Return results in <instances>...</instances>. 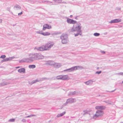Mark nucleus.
<instances>
[{
	"instance_id": "obj_49",
	"label": "nucleus",
	"mask_w": 123,
	"mask_h": 123,
	"mask_svg": "<svg viewBox=\"0 0 123 123\" xmlns=\"http://www.w3.org/2000/svg\"><path fill=\"white\" fill-rule=\"evenodd\" d=\"M53 1L55 2H57V0H53Z\"/></svg>"
},
{
	"instance_id": "obj_8",
	"label": "nucleus",
	"mask_w": 123,
	"mask_h": 123,
	"mask_svg": "<svg viewBox=\"0 0 123 123\" xmlns=\"http://www.w3.org/2000/svg\"><path fill=\"white\" fill-rule=\"evenodd\" d=\"M67 22L69 24H74L77 23V21H76L72 19L69 18H68L67 19Z\"/></svg>"
},
{
	"instance_id": "obj_42",
	"label": "nucleus",
	"mask_w": 123,
	"mask_h": 123,
	"mask_svg": "<svg viewBox=\"0 0 123 123\" xmlns=\"http://www.w3.org/2000/svg\"><path fill=\"white\" fill-rule=\"evenodd\" d=\"M6 9L8 11H10V7H7Z\"/></svg>"
},
{
	"instance_id": "obj_17",
	"label": "nucleus",
	"mask_w": 123,
	"mask_h": 123,
	"mask_svg": "<svg viewBox=\"0 0 123 123\" xmlns=\"http://www.w3.org/2000/svg\"><path fill=\"white\" fill-rule=\"evenodd\" d=\"M13 8L15 10H18L21 9V7L18 5L16 4L14 6Z\"/></svg>"
},
{
	"instance_id": "obj_35",
	"label": "nucleus",
	"mask_w": 123,
	"mask_h": 123,
	"mask_svg": "<svg viewBox=\"0 0 123 123\" xmlns=\"http://www.w3.org/2000/svg\"><path fill=\"white\" fill-rule=\"evenodd\" d=\"M15 119H9L8 121L10 122H14L15 121Z\"/></svg>"
},
{
	"instance_id": "obj_33",
	"label": "nucleus",
	"mask_w": 123,
	"mask_h": 123,
	"mask_svg": "<svg viewBox=\"0 0 123 123\" xmlns=\"http://www.w3.org/2000/svg\"><path fill=\"white\" fill-rule=\"evenodd\" d=\"M93 35L95 36H99L100 35V34L98 33H95Z\"/></svg>"
},
{
	"instance_id": "obj_19",
	"label": "nucleus",
	"mask_w": 123,
	"mask_h": 123,
	"mask_svg": "<svg viewBox=\"0 0 123 123\" xmlns=\"http://www.w3.org/2000/svg\"><path fill=\"white\" fill-rule=\"evenodd\" d=\"M103 102L107 103L108 104L111 105H113V103L111 101L107 100L104 101Z\"/></svg>"
},
{
	"instance_id": "obj_23",
	"label": "nucleus",
	"mask_w": 123,
	"mask_h": 123,
	"mask_svg": "<svg viewBox=\"0 0 123 123\" xmlns=\"http://www.w3.org/2000/svg\"><path fill=\"white\" fill-rule=\"evenodd\" d=\"M115 20L116 23L120 22L122 21L121 19L120 18L115 19Z\"/></svg>"
},
{
	"instance_id": "obj_51",
	"label": "nucleus",
	"mask_w": 123,
	"mask_h": 123,
	"mask_svg": "<svg viewBox=\"0 0 123 123\" xmlns=\"http://www.w3.org/2000/svg\"><path fill=\"white\" fill-rule=\"evenodd\" d=\"M49 3H52V2H50V1H49Z\"/></svg>"
},
{
	"instance_id": "obj_53",
	"label": "nucleus",
	"mask_w": 123,
	"mask_h": 123,
	"mask_svg": "<svg viewBox=\"0 0 123 123\" xmlns=\"http://www.w3.org/2000/svg\"><path fill=\"white\" fill-rule=\"evenodd\" d=\"M72 15H71L70 16V18H71V17H72Z\"/></svg>"
},
{
	"instance_id": "obj_3",
	"label": "nucleus",
	"mask_w": 123,
	"mask_h": 123,
	"mask_svg": "<svg viewBox=\"0 0 123 123\" xmlns=\"http://www.w3.org/2000/svg\"><path fill=\"white\" fill-rule=\"evenodd\" d=\"M62 44H66L68 42L67 35L65 34H63L60 36Z\"/></svg>"
},
{
	"instance_id": "obj_43",
	"label": "nucleus",
	"mask_w": 123,
	"mask_h": 123,
	"mask_svg": "<svg viewBox=\"0 0 123 123\" xmlns=\"http://www.w3.org/2000/svg\"><path fill=\"white\" fill-rule=\"evenodd\" d=\"M23 13V12H21L18 13V15L19 16H20Z\"/></svg>"
},
{
	"instance_id": "obj_32",
	"label": "nucleus",
	"mask_w": 123,
	"mask_h": 123,
	"mask_svg": "<svg viewBox=\"0 0 123 123\" xmlns=\"http://www.w3.org/2000/svg\"><path fill=\"white\" fill-rule=\"evenodd\" d=\"M116 74L119 75H122L123 76V72L117 73Z\"/></svg>"
},
{
	"instance_id": "obj_4",
	"label": "nucleus",
	"mask_w": 123,
	"mask_h": 123,
	"mask_svg": "<svg viewBox=\"0 0 123 123\" xmlns=\"http://www.w3.org/2000/svg\"><path fill=\"white\" fill-rule=\"evenodd\" d=\"M104 113V112L102 111H97L96 112L95 114L93 115L92 118L94 119H96L98 117L102 116Z\"/></svg>"
},
{
	"instance_id": "obj_41",
	"label": "nucleus",
	"mask_w": 123,
	"mask_h": 123,
	"mask_svg": "<svg viewBox=\"0 0 123 123\" xmlns=\"http://www.w3.org/2000/svg\"><path fill=\"white\" fill-rule=\"evenodd\" d=\"M68 104V103H67V101H66V102L63 105H62V106H66V105H67V104Z\"/></svg>"
},
{
	"instance_id": "obj_26",
	"label": "nucleus",
	"mask_w": 123,
	"mask_h": 123,
	"mask_svg": "<svg viewBox=\"0 0 123 123\" xmlns=\"http://www.w3.org/2000/svg\"><path fill=\"white\" fill-rule=\"evenodd\" d=\"M29 68H30L33 69L36 68V66L34 65H29Z\"/></svg>"
},
{
	"instance_id": "obj_7",
	"label": "nucleus",
	"mask_w": 123,
	"mask_h": 123,
	"mask_svg": "<svg viewBox=\"0 0 123 123\" xmlns=\"http://www.w3.org/2000/svg\"><path fill=\"white\" fill-rule=\"evenodd\" d=\"M77 69V67L74 66L73 67L71 68L65 70H63V71H67L68 72H69L71 71H74L76 70Z\"/></svg>"
},
{
	"instance_id": "obj_24",
	"label": "nucleus",
	"mask_w": 123,
	"mask_h": 123,
	"mask_svg": "<svg viewBox=\"0 0 123 123\" xmlns=\"http://www.w3.org/2000/svg\"><path fill=\"white\" fill-rule=\"evenodd\" d=\"M90 111H88L87 110H84L83 111V112H84L83 115H85L88 114V112H89Z\"/></svg>"
},
{
	"instance_id": "obj_20",
	"label": "nucleus",
	"mask_w": 123,
	"mask_h": 123,
	"mask_svg": "<svg viewBox=\"0 0 123 123\" xmlns=\"http://www.w3.org/2000/svg\"><path fill=\"white\" fill-rule=\"evenodd\" d=\"M66 113V112L64 111L62 113L58 114L57 115L56 117H57L58 118V117H62V116H63L64 115H65V114Z\"/></svg>"
},
{
	"instance_id": "obj_52",
	"label": "nucleus",
	"mask_w": 123,
	"mask_h": 123,
	"mask_svg": "<svg viewBox=\"0 0 123 123\" xmlns=\"http://www.w3.org/2000/svg\"><path fill=\"white\" fill-rule=\"evenodd\" d=\"M49 1H45V2H49Z\"/></svg>"
},
{
	"instance_id": "obj_50",
	"label": "nucleus",
	"mask_w": 123,
	"mask_h": 123,
	"mask_svg": "<svg viewBox=\"0 0 123 123\" xmlns=\"http://www.w3.org/2000/svg\"><path fill=\"white\" fill-rule=\"evenodd\" d=\"M20 67H16V68H20Z\"/></svg>"
},
{
	"instance_id": "obj_10",
	"label": "nucleus",
	"mask_w": 123,
	"mask_h": 123,
	"mask_svg": "<svg viewBox=\"0 0 123 123\" xmlns=\"http://www.w3.org/2000/svg\"><path fill=\"white\" fill-rule=\"evenodd\" d=\"M67 102L68 103H72L76 102V100L74 98H70L67 99Z\"/></svg>"
},
{
	"instance_id": "obj_9",
	"label": "nucleus",
	"mask_w": 123,
	"mask_h": 123,
	"mask_svg": "<svg viewBox=\"0 0 123 123\" xmlns=\"http://www.w3.org/2000/svg\"><path fill=\"white\" fill-rule=\"evenodd\" d=\"M51 28V26L47 24H44L43 26V30H45L46 29H50Z\"/></svg>"
},
{
	"instance_id": "obj_46",
	"label": "nucleus",
	"mask_w": 123,
	"mask_h": 123,
	"mask_svg": "<svg viewBox=\"0 0 123 123\" xmlns=\"http://www.w3.org/2000/svg\"><path fill=\"white\" fill-rule=\"evenodd\" d=\"M2 19H0V23H1L2 22Z\"/></svg>"
},
{
	"instance_id": "obj_40",
	"label": "nucleus",
	"mask_w": 123,
	"mask_h": 123,
	"mask_svg": "<svg viewBox=\"0 0 123 123\" xmlns=\"http://www.w3.org/2000/svg\"><path fill=\"white\" fill-rule=\"evenodd\" d=\"M62 0H57V2L58 3H61Z\"/></svg>"
},
{
	"instance_id": "obj_27",
	"label": "nucleus",
	"mask_w": 123,
	"mask_h": 123,
	"mask_svg": "<svg viewBox=\"0 0 123 123\" xmlns=\"http://www.w3.org/2000/svg\"><path fill=\"white\" fill-rule=\"evenodd\" d=\"M74 95H75L74 91L73 92H70L68 94V96H72Z\"/></svg>"
},
{
	"instance_id": "obj_15",
	"label": "nucleus",
	"mask_w": 123,
	"mask_h": 123,
	"mask_svg": "<svg viewBox=\"0 0 123 123\" xmlns=\"http://www.w3.org/2000/svg\"><path fill=\"white\" fill-rule=\"evenodd\" d=\"M10 83V82L4 81L0 83V86H2L5 85L9 84Z\"/></svg>"
},
{
	"instance_id": "obj_47",
	"label": "nucleus",
	"mask_w": 123,
	"mask_h": 123,
	"mask_svg": "<svg viewBox=\"0 0 123 123\" xmlns=\"http://www.w3.org/2000/svg\"><path fill=\"white\" fill-rule=\"evenodd\" d=\"M2 62H6L5 61V59H4L3 60H2L1 61Z\"/></svg>"
},
{
	"instance_id": "obj_18",
	"label": "nucleus",
	"mask_w": 123,
	"mask_h": 123,
	"mask_svg": "<svg viewBox=\"0 0 123 123\" xmlns=\"http://www.w3.org/2000/svg\"><path fill=\"white\" fill-rule=\"evenodd\" d=\"M18 71L19 73H25V69L24 68H22L18 70Z\"/></svg>"
},
{
	"instance_id": "obj_1",
	"label": "nucleus",
	"mask_w": 123,
	"mask_h": 123,
	"mask_svg": "<svg viewBox=\"0 0 123 123\" xmlns=\"http://www.w3.org/2000/svg\"><path fill=\"white\" fill-rule=\"evenodd\" d=\"M28 57L25 58L19 61L20 63L26 62H31L35 60L42 59L44 58V57L42 55L38 53H31L28 55Z\"/></svg>"
},
{
	"instance_id": "obj_30",
	"label": "nucleus",
	"mask_w": 123,
	"mask_h": 123,
	"mask_svg": "<svg viewBox=\"0 0 123 123\" xmlns=\"http://www.w3.org/2000/svg\"><path fill=\"white\" fill-rule=\"evenodd\" d=\"M109 24H111L112 23H116L115 19L111 20L109 22Z\"/></svg>"
},
{
	"instance_id": "obj_55",
	"label": "nucleus",
	"mask_w": 123,
	"mask_h": 123,
	"mask_svg": "<svg viewBox=\"0 0 123 123\" xmlns=\"http://www.w3.org/2000/svg\"><path fill=\"white\" fill-rule=\"evenodd\" d=\"M122 83H123V81H122Z\"/></svg>"
},
{
	"instance_id": "obj_11",
	"label": "nucleus",
	"mask_w": 123,
	"mask_h": 123,
	"mask_svg": "<svg viewBox=\"0 0 123 123\" xmlns=\"http://www.w3.org/2000/svg\"><path fill=\"white\" fill-rule=\"evenodd\" d=\"M55 62L51 61H46L45 64L49 65L51 66H54Z\"/></svg>"
},
{
	"instance_id": "obj_21",
	"label": "nucleus",
	"mask_w": 123,
	"mask_h": 123,
	"mask_svg": "<svg viewBox=\"0 0 123 123\" xmlns=\"http://www.w3.org/2000/svg\"><path fill=\"white\" fill-rule=\"evenodd\" d=\"M14 57H9L8 58H6L5 59L6 62L8 61L11 60L14 58Z\"/></svg>"
},
{
	"instance_id": "obj_28",
	"label": "nucleus",
	"mask_w": 123,
	"mask_h": 123,
	"mask_svg": "<svg viewBox=\"0 0 123 123\" xmlns=\"http://www.w3.org/2000/svg\"><path fill=\"white\" fill-rule=\"evenodd\" d=\"M56 79H60L62 80V75L57 76L56 77Z\"/></svg>"
},
{
	"instance_id": "obj_39",
	"label": "nucleus",
	"mask_w": 123,
	"mask_h": 123,
	"mask_svg": "<svg viewBox=\"0 0 123 123\" xmlns=\"http://www.w3.org/2000/svg\"><path fill=\"white\" fill-rule=\"evenodd\" d=\"M21 121L23 122H26V120L25 119L23 118L22 120Z\"/></svg>"
},
{
	"instance_id": "obj_12",
	"label": "nucleus",
	"mask_w": 123,
	"mask_h": 123,
	"mask_svg": "<svg viewBox=\"0 0 123 123\" xmlns=\"http://www.w3.org/2000/svg\"><path fill=\"white\" fill-rule=\"evenodd\" d=\"M106 108V107L104 106H97L95 107V108L96 109L104 110Z\"/></svg>"
},
{
	"instance_id": "obj_34",
	"label": "nucleus",
	"mask_w": 123,
	"mask_h": 123,
	"mask_svg": "<svg viewBox=\"0 0 123 123\" xmlns=\"http://www.w3.org/2000/svg\"><path fill=\"white\" fill-rule=\"evenodd\" d=\"M75 95H77L80 93V92L79 91H74Z\"/></svg>"
},
{
	"instance_id": "obj_36",
	"label": "nucleus",
	"mask_w": 123,
	"mask_h": 123,
	"mask_svg": "<svg viewBox=\"0 0 123 123\" xmlns=\"http://www.w3.org/2000/svg\"><path fill=\"white\" fill-rule=\"evenodd\" d=\"M58 33V32H55L51 34V35H57Z\"/></svg>"
},
{
	"instance_id": "obj_45",
	"label": "nucleus",
	"mask_w": 123,
	"mask_h": 123,
	"mask_svg": "<svg viewBox=\"0 0 123 123\" xmlns=\"http://www.w3.org/2000/svg\"><path fill=\"white\" fill-rule=\"evenodd\" d=\"M101 53H102V54H105V51H101Z\"/></svg>"
},
{
	"instance_id": "obj_38",
	"label": "nucleus",
	"mask_w": 123,
	"mask_h": 123,
	"mask_svg": "<svg viewBox=\"0 0 123 123\" xmlns=\"http://www.w3.org/2000/svg\"><path fill=\"white\" fill-rule=\"evenodd\" d=\"M101 73V71H97L96 72L95 74H100Z\"/></svg>"
},
{
	"instance_id": "obj_5",
	"label": "nucleus",
	"mask_w": 123,
	"mask_h": 123,
	"mask_svg": "<svg viewBox=\"0 0 123 123\" xmlns=\"http://www.w3.org/2000/svg\"><path fill=\"white\" fill-rule=\"evenodd\" d=\"M54 44V42H49L47 43L45 45L47 50H50Z\"/></svg>"
},
{
	"instance_id": "obj_25",
	"label": "nucleus",
	"mask_w": 123,
	"mask_h": 123,
	"mask_svg": "<svg viewBox=\"0 0 123 123\" xmlns=\"http://www.w3.org/2000/svg\"><path fill=\"white\" fill-rule=\"evenodd\" d=\"M50 33L49 32H43V35L44 36H49L50 35Z\"/></svg>"
},
{
	"instance_id": "obj_22",
	"label": "nucleus",
	"mask_w": 123,
	"mask_h": 123,
	"mask_svg": "<svg viewBox=\"0 0 123 123\" xmlns=\"http://www.w3.org/2000/svg\"><path fill=\"white\" fill-rule=\"evenodd\" d=\"M38 81L37 80H34L32 81L29 82V84L31 85L34 83H35Z\"/></svg>"
},
{
	"instance_id": "obj_56",
	"label": "nucleus",
	"mask_w": 123,
	"mask_h": 123,
	"mask_svg": "<svg viewBox=\"0 0 123 123\" xmlns=\"http://www.w3.org/2000/svg\"><path fill=\"white\" fill-rule=\"evenodd\" d=\"M14 26V25H13V26Z\"/></svg>"
},
{
	"instance_id": "obj_14",
	"label": "nucleus",
	"mask_w": 123,
	"mask_h": 123,
	"mask_svg": "<svg viewBox=\"0 0 123 123\" xmlns=\"http://www.w3.org/2000/svg\"><path fill=\"white\" fill-rule=\"evenodd\" d=\"M62 66V65L61 63L55 62L54 66L55 68H58L61 67Z\"/></svg>"
},
{
	"instance_id": "obj_29",
	"label": "nucleus",
	"mask_w": 123,
	"mask_h": 123,
	"mask_svg": "<svg viewBox=\"0 0 123 123\" xmlns=\"http://www.w3.org/2000/svg\"><path fill=\"white\" fill-rule=\"evenodd\" d=\"M37 33V34H39L43 35V32L39 30L36 31Z\"/></svg>"
},
{
	"instance_id": "obj_2",
	"label": "nucleus",
	"mask_w": 123,
	"mask_h": 123,
	"mask_svg": "<svg viewBox=\"0 0 123 123\" xmlns=\"http://www.w3.org/2000/svg\"><path fill=\"white\" fill-rule=\"evenodd\" d=\"M77 25L75 26V25H74L70 31V32H74L76 31L77 33L74 34L75 37L79 35H81L82 33V31L81 29V26H80L81 24L80 23L77 24Z\"/></svg>"
},
{
	"instance_id": "obj_6",
	"label": "nucleus",
	"mask_w": 123,
	"mask_h": 123,
	"mask_svg": "<svg viewBox=\"0 0 123 123\" xmlns=\"http://www.w3.org/2000/svg\"><path fill=\"white\" fill-rule=\"evenodd\" d=\"M34 49L35 50H37V51H38L47 50L45 45H42L40 47H36L34 48Z\"/></svg>"
},
{
	"instance_id": "obj_13",
	"label": "nucleus",
	"mask_w": 123,
	"mask_h": 123,
	"mask_svg": "<svg viewBox=\"0 0 123 123\" xmlns=\"http://www.w3.org/2000/svg\"><path fill=\"white\" fill-rule=\"evenodd\" d=\"M93 81L91 80H90L86 82H84V83L86 85L90 86L93 83Z\"/></svg>"
},
{
	"instance_id": "obj_16",
	"label": "nucleus",
	"mask_w": 123,
	"mask_h": 123,
	"mask_svg": "<svg viewBox=\"0 0 123 123\" xmlns=\"http://www.w3.org/2000/svg\"><path fill=\"white\" fill-rule=\"evenodd\" d=\"M69 77L68 75H62V80H65L69 79Z\"/></svg>"
},
{
	"instance_id": "obj_48",
	"label": "nucleus",
	"mask_w": 123,
	"mask_h": 123,
	"mask_svg": "<svg viewBox=\"0 0 123 123\" xmlns=\"http://www.w3.org/2000/svg\"><path fill=\"white\" fill-rule=\"evenodd\" d=\"M115 90H116V89H115V90H113V91H110V92H114V91Z\"/></svg>"
},
{
	"instance_id": "obj_37",
	"label": "nucleus",
	"mask_w": 123,
	"mask_h": 123,
	"mask_svg": "<svg viewBox=\"0 0 123 123\" xmlns=\"http://www.w3.org/2000/svg\"><path fill=\"white\" fill-rule=\"evenodd\" d=\"M6 57V56L5 55H2L1 56L0 58L2 59L5 58Z\"/></svg>"
},
{
	"instance_id": "obj_54",
	"label": "nucleus",
	"mask_w": 123,
	"mask_h": 123,
	"mask_svg": "<svg viewBox=\"0 0 123 123\" xmlns=\"http://www.w3.org/2000/svg\"><path fill=\"white\" fill-rule=\"evenodd\" d=\"M107 34V32H106V33H105V34Z\"/></svg>"
},
{
	"instance_id": "obj_31",
	"label": "nucleus",
	"mask_w": 123,
	"mask_h": 123,
	"mask_svg": "<svg viewBox=\"0 0 123 123\" xmlns=\"http://www.w3.org/2000/svg\"><path fill=\"white\" fill-rule=\"evenodd\" d=\"M36 116V115H31L29 116H28L26 117H25V118L30 117H33Z\"/></svg>"
},
{
	"instance_id": "obj_44",
	"label": "nucleus",
	"mask_w": 123,
	"mask_h": 123,
	"mask_svg": "<svg viewBox=\"0 0 123 123\" xmlns=\"http://www.w3.org/2000/svg\"><path fill=\"white\" fill-rule=\"evenodd\" d=\"M121 8L120 7H117L116 8V9L120 10H121Z\"/></svg>"
}]
</instances>
